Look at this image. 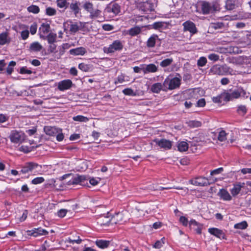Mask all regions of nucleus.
Masks as SVG:
<instances>
[{
    "label": "nucleus",
    "mask_w": 251,
    "mask_h": 251,
    "mask_svg": "<svg viewBox=\"0 0 251 251\" xmlns=\"http://www.w3.org/2000/svg\"><path fill=\"white\" fill-rule=\"evenodd\" d=\"M223 100L226 101V91L222 93L220 95L216 97H214L212 98V100L215 103H221Z\"/></svg>",
    "instance_id": "c85d7f7f"
},
{
    "label": "nucleus",
    "mask_w": 251,
    "mask_h": 251,
    "mask_svg": "<svg viewBox=\"0 0 251 251\" xmlns=\"http://www.w3.org/2000/svg\"><path fill=\"white\" fill-rule=\"evenodd\" d=\"M45 179L43 177H38L32 180V183L34 184H40L44 181Z\"/></svg>",
    "instance_id": "603ef678"
},
{
    "label": "nucleus",
    "mask_w": 251,
    "mask_h": 251,
    "mask_svg": "<svg viewBox=\"0 0 251 251\" xmlns=\"http://www.w3.org/2000/svg\"><path fill=\"white\" fill-rule=\"evenodd\" d=\"M182 25L183 26V30L190 32L192 35H194L198 32V29L195 24L190 21L185 22L183 23Z\"/></svg>",
    "instance_id": "9d476101"
},
{
    "label": "nucleus",
    "mask_w": 251,
    "mask_h": 251,
    "mask_svg": "<svg viewBox=\"0 0 251 251\" xmlns=\"http://www.w3.org/2000/svg\"><path fill=\"white\" fill-rule=\"evenodd\" d=\"M91 68L90 65L86 64L84 63H80L78 65V68L84 72H88Z\"/></svg>",
    "instance_id": "58836bf2"
},
{
    "label": "nucleus",
    "mask_w": 251,
    "mask_h": 251,
    "mask_svg": "<svg viewBox=\"0 0 251 251\" xmlns=\"http://www.w3.org/2000/svg\"><path fill=\"white\" fill-rule=\"evenodd\" d=\"M201 125V122L198 121H190L188 122V126L191 127H198Z\"/></svg>",
    "instance_id": "c03bdc74"
},
{
    "label": "nucleus",
    "mask_w": 251,
    "mask_h": 251,
    "mask_svg": "<svg viewBox=\"0 0 251 251\" xmlns=\"http://www.w3.org/2000/svg\"><path fill=\"white\" fill-rule=\"evenodd\" d=\"M10 38L8 37L6 32H3L0 34V45H4L6 44L9 43Z\"/></svg>",
    "instance_id": "cd10ccee"
},
{
    "label": "nucleus",
    "mask_w": 251,
    "mask_h": 251,
    "mask_svg": "<svg viewBox=\"0 0 251 251\" xmlns=\"http://www.w3.org/2000/svg\"><path fill=\"white\" fill-rule=\"evenodd\" d=\"M142 71L145 74L150 73H155L158 71V67L154 64H150L145 65L142 68Z\"/></svg>",
    "instance_id": "dca6fc26"
},
{
    "label": "nucleus",
    "mask_w": 251,
    "mask_h": 251,
    "mask_svg": "<svg viewBox=\"0 0 251 251\" xmlns=\"http://www.w3.org/2000/svg\"><path fill=\"white\" fill-rule=\"evenodd\" d=\"M19 150L21 151L27 153L32 151V147L22 145L20 147Z\"/></svg>",
    "instance_id": "3c124183"
},
{
    "label": "nucleus",
    "mask_w": 251,
    "mask_h": 251,
    "mask_svg": "<svg viewBox=\"0 0 251 251\" xmlns=\"http://www.w3.org/2000/svg\"><path fill=\"white\" fill-rule=\"evenodd\" d=\"M248 223L246 221H244L240 223L236 224L234 226L235 229H245L248 227Z\"/></svg>",
    "instance_id": "72a5a7b5"
},
{
    "label": "nucleus",
    "mask_w": 251,
    "mask_h": 251,
    "mask_svg": "<svg viewBox=\"0 0 251 251\" xmlns=\"http://www.w3.org/2000/svg\"><path fill=\"white\" fill-rule=\"evenodd\" d=\"M71 9L74 11V14L76 15L79 12L80 8L78 3L75 2L71 3L70 5Z\"/></svg>",
    "instance_id": "c9c22d12"
},
{
    "label": "nucleus",
    "mask_w": 251,
    "mask_h": 251,
    "mask_svg": "<svg viewBox=\"0 0 251 251\" xmlns=\"http://www.w3.org/2000/svg\"><path fill=\"white\" fill-rule=\"evenodd\" d=\"M179 221L182 224L186 226L188 224V219L184 216H181L179 218Z\"/></svg>",
    "instance_id": "052dcab7"
},
{
    "label": "nucleus",
    "mask_w": 251,
    "mask_h": 251,
    "mask_svg": "<svg viewBox=\"0 0 251 251\" xmlns=\"http://www.w3.org/2000/svg\"><path fill=\"white\" fill-rule=\"evenodd\" d=\"M67 211L68 210L67 209H61L57 212V215L59 217L63 218L66 215Z\"/></svg>",
    "instance_id": "bf43d9fd"
},
{
    "label": "nucleus",
    "mask_w": 251,
    "mask_h": 251,
    "mask_svg": "<svg viewBox=\"0 0 251 251\" xmlns=\"http://www.w3.org/2000/svg\"><path fill=\"white\" fill-rule=\"evenodd\" d=\"M245 186V183L239 182L234 184L233 188L230 190L231 193L233 196H236L240 192L241 188Z\"/></svg>",
    "instance_id": "a211bd4d"
},
{
    "label": "nucleus",
    "mask_w": 251,
    "mask_h": 251,
    "mask_svg": "<svg viewBox=\"0 0 251 251\" xmlns=\"http://www.w3.org/2000/svg\"><path fill=\"white\" fill-rule=\"evenodd\" d=\"M164 244V242L163 241L162 239L161 240H158L153 245V247L157 249H160Z\"/></svg>",
    "instance_id": "e2e57ef3"
},
{
    "label": "nucleus",
    "mask_w": 251,
    "mask_h": 251,
    "mask_svg": "<svg viewBox=\"0 0 251 251\" xmlns=\"http://www.w3.org/2000/svg\"><path fill=\"white\" fill-rule=\"evenodd\" d=\"M37 29V24L34 23L31 25L30 27V32L32 35H34L36 33Z\"/></svg>",
    "instance_id": "864d4df0"
},
{
    "label": "nucleus",
    "mask_w": 251,
    "mask_h": 251,
    "mask_svg": "<svg viewBox=\"0 0 251 251\" xmlns=\"http://www.w3.org/2000/svg\"><path fill=\"white\" fill-rule=\"evenodd\" d=\"M96 245L101 249L107 248L109 244V242L106 240H98L96 242Z\"/></svg>",
    "instance_id": "473e14b6"
},
{
    "label": "nucleus",
    "mask_w": 251,
    "mask_h": 251,
    "mask_svg": "<svg viewBox=\"0 0 251 251\" xmlns=\"http://www.w3.org/2000/svg\"><path fill=\"white\" fill-rule=\"evenodd\" d=\"M218 139L221 142L225 141L226 139V133L224 130H221L219 132Z\"/></svg>",
    "instance_id": "ea45409f"
},
{
    "label": "nucleus",
    "mask_w": 251,
    "mask_h": 251,
    "mask_svg": "<svg viewBox=\"0 0 251 251\" xmlns=\"http://www.w3.org/2000/svg\"><path fill=\"white\" fill-rule=\"evenodd\" d=\"M158 39V36L155 34L152 35L147 42V46L149 48H153L155 45L157 40Z\"/></svg>",
    "instance_id": "a878e982"
},
{
    "label": "nucleus",
    "mask_w": 251,
    "mask_h": 251,
    "mask_svg": "<svg viewBox=\"0 0 251 251\" xmlns=\"http://www.w3.org/2000/svg\"><path fill=\"white\" fill-rule=\"evenodd\" d=\"M218 195L224 201H230L232 199L229 193L225 189H221Z\"/></svg>",
    "instance_id": "5701e85b"
},
{
    "label": "nucleus",
    "mask_w": 251,
    "mask_h": 251,
    "mask_svg": "<svg viewBox=\"0 0 251 251\" xmlns=\"http://www.w3.org/2000/svg\"><path fill=\"white\" fill-rule=\"evenodd\" d=\"M208 58L211 60L216 61L219 59V56L215 53H211L208 55Z\"/></svg>",
    "instance_id": "5fc2aeb1"
},
{
    "label": "nucleus",
    "mask_w": 251,
    "mask_h": 251,
    "mask_svg": "<svg viewBox=\"0 0 251 251\" xmlns=\"http://www.w3.org/2000/svg\"><path fill=\"white\" fill-rule=\"evenodd\" d=\"M38 168L41 169V166L35 163L28 162L22 167L20 173L23 174H29L33 172L35 173Z\"/></svg>",
    "instance_id": "0eeeda50"
},
{
    "label": "nucleus",
    "mask_w": 251,
    "mask_h": 251,
    "mask_svg": "<svg viewBox=\"0 0 251 251\" xmlns=\"http://www.w3.org/2000/svg\"><path fill=\"white\" fill-rule=\"evenodd\" d=\"M226 7L227 10H232L235 7V5L230 0H227L226 2Z\"/></svg>",
    "instance_id": "4d7b16f0"
},
{
    "label": "nucleus",
    "mask_w": 251,
    "mask_h": 251,
    "mask_svg": "<svg viewBox=\"0 0 251 251\" xmlns=\"http://www.w3.org/2000/svg\"><path fill=\"white\" fill-rule=\"evenodd\" d=\"M45 133L50 136H55L58 132L60 131V128L54 126H46L44 127Z\"/></svg>",
    "instance_id": "f3484780"
},
{
    "label": "nucleus",
    "mask_w": 251,
    "mask_h": 251,
    "mask_svg": "<svg viewBox=\"0 0 251 251\" xmlns=\"http://www.w3.org/2000/svg\"><path fill=\"white\" fill-rule=\"evenodd\" d=\"M46 13L49 16H53L56 13V11L55 9L51 7H48L46 9Z\"/></svg>",
    "instance_id": "09e8293b"
},
{
    "label": "nucleus",
    "mask_w": 251,
    "mask_h": 251,
    "mask_svg": "<svg viewBox=\"0 0 251 251\" xmlns=\"http://www.w3.org/2000/svg\"><path fill=\"white\" fill-rule=\"evenodd\" d=\"M50 30V25L47 23H43L39 28L40 37L44 36L49 32Z\"/></svg>",
    "instance_id": "4be33fe9"
},
{
    "label": "nucleus",
    "mask_w": 251,
    "mask_h": 251,
    "mask_svg": "<svg viewBox=\"0 0 251 251\" xmlns=\"http://www.w3.org/2000/svg\"><path fill=\"white\" fill-rule=\"evenodd\" d=\"M73 119L75 121H78L85 123H86L89 121V119L87 117L82 115H77L76 116H75L73 118Z\"/></svg>",
    "instance_id": "e433bc0d"
},
{
    "label": "nucleus",
    "mask_w": 251,
    "mask_h": 251,
    "mask_svg": "<svg viewBox=\"0 0 251 251\" xmlns=\"http://www.w3.org/2000/svg\"><path fill=\"white\" fill-rule=\"evenodd\" d=\"M207 63V59L205 57H201L197 61V65L199 67H203Z\"/></svg>",
    "instance_id": "a19ab883"
},
{
    "label": "nucleus",
    "mask_w": 251,
    "mask_h": 251,
    "mask_svg": "<svg viewBox=\"0 0 251 251\" xmlns=\"http://www.w3.org/2000/svg\"><path fill=\"white\" fill-rule=\"evenodd\" d=\"M246 95V92L242 88H239L234 90L231 93L226 91V101L232 100L233 99H237L240 97H245Z\"/></svg>",
    "instance_id": "39448f33"
},
{
    "label": "nucleus",
    "mask_w": 251,
    "mask_h": 251,
    "mask_svg": "<svg viewBox=\"0 0 251 251\" xmlns=\"http://www.w3.org/2000/svg\"><path fill=\"white\" fill-rule=\"evenodd\" d=\"M153 141L160 148L165 150H170L172 146V142L166 139H155Z\"/></svg>",
    "instance_id": "9b49d317"
},
{
    "label": "nucleus",
    "mask_w": 251,
    "mask_h": 251,
    "mask_svg": "<svg viewBox=\"0 0 251 251\" xmlns=\"http://www.w3.org/2000/svg\"><path fill=\"white\" fill-rule=\"evenodd\" d=\"M141 32V27L136 26L129 29L127 33L131 36H135Z\"/></svg>",
    "instance_id": "bb28decb"
},
{
    "label": "nucleus",
    "mask_w": 251,
    "mask_h": 251,
    "mask_svg": "<svg viewBox=\"0 0 251 251\" xmlns=\"http://www.w3.org/2000/svg\"><path fill=\"white\" fill-rule=\"evenodd\" d=\"M110 221H111V218L109 216L102 215L98 219V223L101 226L106 225Z\"/></svg>",
    "instance_id": "393cba45"
},
{
    "label": "nucleus",
    "mask_w": 251,
    "mask_h": 251,
    "mask_svg": "<svg viewBox=\"0 0 251 251\" xmlns=\"http://www.w3.org/2000/svg\"><path fill=\"white\" fill-rule=\"evenodd\" d=\"M56 34L52 32L50 33L46 38L49 43H54L56 41Z\"/></svg>",
    "instance_id": "f704fd0d"
},
{
    "label": "nucleus",
    "mask_w": 251,
    "mask_h": 251,
    "mask_svg": "<svg viewBox=\"0 0 251 251\" xmlns=\"http://www.w3.org/2000/svg\"><path fill=\"white\" fill-rule=\"evenodd\" d=\"M100 178H97V179L94 178H92L90 179L89 182L91 185L95 186V185H97L99 183V182L100 181Z\"/></svg>",
    "instance_id": "680f3d73"
},
{
    "label": "nucleus",
    "mask_w": 251,
    "mask_h": 251,
    "mask_svg": "<svg viewBox=\"0 0 251 251\" xmlns=\"http://www.w3.org/2000/svg\"><path fill=\"white\" fill-rule=\"evenodd\" d=\"M71 54L74 55H83L86 52V50L84 47H79L71 49L69 51Z\"/></svg>",
    "instance_id": "aec40b11"
},
{
    "label": "nucleus",
    "mask_w": 251,
    "mask_h": 251,
    "mask_svg": "<svg viewBox=\"0 0 251 251\" xmlns=\"http://www.w3.org/2000/svg\"><path fill=\"white\" fill-rule=\"evenodd\" d=\"M201 9L203 14L212 13L219 10V6L215 3H210L206 1L201 2Z\"/></svg>",
    "instance_id": "f03ea898"
},
{
    "label": "nucleus",
    "mask_w": 251,
    "mask_h": 251,
    "mask_svg": "<svg viewBox=\"0 0 251 251\" xmlns=\"http://www.w3.org/2000/svg\"><path fill=\"white\" fill-rule=\"evenodd\" d=\"M25 134L22 131L12 130L9 135L11 142L15 144H21L25 140Z\"/></svg>",
    "instance_id": "7ed1b4c3"
},
{
    "label": "nucleus",
    "mask_w": 251,
    "mask_h": 251,
    "mask_svg": "<svg viewBox=\"0 0 251 251\" xmlns=\"http://www.w3.org/2000/svg\"><path fill=\"white\" fill-rule=\"evenodd\" d=\"M27 10L29 12L37 14L39 12V7L35 5H32L27 8Z\"/></svg>",
    "instance_id": "79ce46f5"
},
{
    "label": "nucleus",
    "mask_w": 251,
    "mask_h": 251,
    "mask_svg": "<svg viewBox=\"0 0 251 251\" xmlns=\"http://www.w3.org/2000/svg\"><path fill=\"white\" fill-rule=\"evenodd\" d=\"M189 182L194 185L199 186H204L209 185L208 179L202 176H199L189 180Z\"/></svg>",
    "instance_id": "1a4fd4ad"
},
{
    "label": "nucleus",
    "mask_w": 251,
    "mask_h": 251,
    "mask_svg": "<svg viewBox=\"0 0 251 251\" xmlns=\"http://www.w3.org/2000/svg\"><path fill=\"white\" fill-rule=\"evenodd\" d=\"M139 6L140 9L145 12L151 11L153 10V5L148 1H146L140 3Z\"/></svg>",
    "instance_id": "412c9836"
},
{
    "label": "nucleus",
    "mask_w": 251,
    "mask_h": 251,
    "mask_svg": "<svg viewBox=\"0 0 251 251\" xmlns=\"http://www.w3.org/2000/svg\"><path fill=\"white\" fill-rule=\"evenodd\" d=\"M20 73L22 74H32V71L27 69L26 67H23L20 69Z\"/></svg>",
    "instance_id": "6e6d98bb"
},
{
    "label": "nucleus",
    "mask_w": 251,
    "mask_h": 251,
    "mask_svg": "<svg viewBox=\"0 0 251 251\" xmlns=\"http://www.w3.org/2000/svg\"><path fill=\"white\" fill-rule=\"evenodd\" d=\"M173 61L174 60L172 58H166L160 62V66L161 67L165 68L170 66L173 63Z\"/></svg>",
    "instance_id": "2f4dec72"
},
{
    "label": "nucleus",
    "mask_w": 251,
    "mask_h": 251,
    "mask_svg": "<svg viewBox=\"0 0 251 251\" xmlns=\"http://www.w3.org/2000/svg\"><path fill=\"white\" fill-rule=\"evenodd\" d=\"M21 37L23 40H26L29 36V31L27 30H23L21 32Z\"/></svg>",
    "instance_id": "0e129e2a"
},
{
    "label": "nucleus",
    "mask_w": 251,
    "mask_h": 251,
    "mask_svg": "<svg viewBox=\"0 0 251 251\" xmlns=\"http://www.w3.org/2000/svg\"><path fill=\"white\" fill-rule=\"evenodd\" d=\"M123 218V214L121 213H118L113 216L111 218V221L113 223L117 224L122 221Z\"/></svg>",
    "instance_id": "4c0bfd02"
},
{
    "label": "nucleus",
    "mask_w": 251,
    "mask_h": 251,
    "mask_svg": "<svg viewBox=\"0 0 251 251\" xmlns=\"http://www.w3.org/2000/svg\"><path fill=\"white\" fill-rule=\"evenodd\" d=\"M84 9L90 13L91 19H95L100 16L101 11L98 8H95L93 4L90 2H86L83 6Z\"/></svg>",
    "instance_id": "20e7f679"
},
{
    "label": "nucleus",
    "mask_w": 251,
    "mask_h": 251,
    "mask_svg": "<svg viewBox=\"0 0 251 251\" xmlns=\"http://www.w3.org/2000/svg\"><path fill=\"white\" fill-rule=\"evenodd\" d=\"M177 148L180 151H185L188 149V144L185 141H181L178 143Z\"/></svg>",
    "instance_id": "7c9ffc66"
},
{
    "label": "nucleus",
    "mask_w": 251,
    "mask_h": 251,
    "mask_svg": "<svg viewBox=\"0 0 251 251\" xmlns=\"http://www.w3.org/2000/svg\"><path fill=\"white\" fill-rule=\"evenodd\" d=\"M121 7L116 3L110 4L106 9L109 13H113L114 15H117L120 12Z\"/></svg>",
    "instance_id": "2eb2a0df"
},
{
    "label": "nucleus",
    "mask_w": 251,
    "mask_h": 251,
    "mask_svg": "<svg viewBox=\"0 0 251 251\" xmlns=\"http://www.w3.org/2000/svg\"><path fill=\"white\" fill-rule=\"evenodd\" d=\"M16 62L14 61H11L9 62L8 66L6 69V72L8 75H11L13 71V67L16 65Z\"/></svg>",
    "instance_id": "a18cd8bd"
},
{
    "label": "nucleus",
    "mask_w": 251,
    "mask_h": 251,
    "mask_svg": "<svg viewBox=\"0 0 251 251\" xmlns=\"http://www.w3.org/2000/svg\"><path fill=\"white\" fill-rule=\"evenodd\" d=\"M69 240L70 243H71L72 244L76 243V244H79L81 242V239L79 238V236H77L76 237H74L73 236H72L71 237L69 238Z\"/></svg>",
    "instance_id": "de8ad7c7"
},
{
    "label": "nucleus",
    "mask_w": 251,
    "mask_h": 251,
    "mask_svg": "<svg viewBox=\"0 0 251 251\" xmlns=\"http://www.w3.org/2000/svg\"><path fill=\"white\" fill-rule=\"evenodd\" d=\"M57 6L60 8H63L66 6V0H57Z\"/></svg>",
    "instance_id": "338daca9"
},
{
    "label": "nucleus",
    "mask_w": 251,
    "mask_h": 251,
    "mask_svg": "<svg viewBox=\"0 0 251 251\" xmlns=\"http://www.w3.org/2000/svg\"><path fill=\"white\" fill-rule=\"evenodd\" d=\"M164 88V86L163 84H162L161 83H155L153 84L151 87V91L153 93H158L161 91V90Z\"/></svg>",
    "instance_id": "c756f323"
},
{
    "label": "nucleus",
    "mask_w": 251,
    "mask_h": 251,
    "mask_svg": "<svg viewBox=\"0 0 251 251\" xmlns=\"http://www.w3.org/2000/svg\"><path fill=\"white\" fill-rule=\"evenodd\" d=\"M123 93L127 96H135L136 95V92H135L131 88H126L123 90Z\"/></svg>",
    "instance_id": "37998d69"
},
{
    "label": "nucleus",
    "mask_w": 251,
    "mask_h": 251,
    "mask_svg": "<svg viewBox=\"0 0 251 251\" xmlns=\"http://www.w3.org/2000/svg\"><path fill=\"white\" fill-rule=\"evenodd\" d=\"M177 75L179 76V78L175 77L172 79L167 78L165 79L163 83L165 89L174 90L179 87L181 82V76L178 74H177Z\"/></svg>",
    "instance_id": "f257e3e1"
},
{
    "label": "nucleus",
    "mask_w": 251,
    "mask_h": 251,
    "mask_svg": "<svg viewBox=\"0 0 251 251\" xmlns=\"http://www.w3.org/2000/svg\"><path fill=\"white\" fill-rule=\"evenodd\" d=\"M163 26V23L162 22H156L154 23L152 26L154 29H159L160 28H161Z\"/></svg>",
    "instance_id": "774afa93"
},
{
    "label": "nucleus",
    "mask_w": 251,
    "mask_h": 251,
    "mask_svg": "<svg viewBox=\"0 0 251 251\" xmlns=\"http://www.w3.org/2000/svg\"><path fill=\"white\" fill-rule=\"evenodd\" d=\"M79 26L76 24H71L70 27V31L71 33H75L78 31Z\"/></svg>",
    "instance_id": "49530a36"
},
{
    "label": "nucleus",
    "mask_w": 251,
    "mask_h": 251,
    "mask_svg": "<svg viewBox=\"0 0 251 251\" xmlns=\"http://www.w3.org/2000/svg\"><path fill=\"white\" fill-rule=\"evenodd\" d=\"M42 46L38 42H35L30 44L29 47L30 51L38 52L42 50Z\"/></svg>",
    "instance_id": "b1692460"
},
{
    "label": "nucleus",
    "mask_w": 251,
    "mask_h": 251,
    "mask_svg": "<svg viewBox=\"0 0 251 251\" xmlns=\"http://www.w3.org/2000/svg\"><path fill=\"white\" fill-rule=\"evenodd\" d=\"M247 110L245 105H241L238 107L237 111L240 114L245 115L247 113Z\"/></svg>",
    "instance_id": "8fccbe9b"
},
{
    "label": "nucleus",
    "mask_w": 251,
    "mask_h": 251,
    "mask_svg": "<svg viewBox=\"0 0 251 251\" xmlns=\"http://www.w3.org/2000/svg\"><path fill=\"white\" fill-rule=\"evenodd\" d=\"M124 47L123 42L117 40L113 41L106 49L107 53H113L116 51L121 50Z\"/></svg>",
    "instance_id": "6e6552de"
},
{
    "label": "nucleus",
    "mask_w": 251,
    "mask_h": 251,
    "mask_svg": "<svg viewBox=\"0 0 251 251\" xmlns=\"http://www.w3.org/2000/svg\"><path fill=\"white\" fill-rule=\"evenodd\" d=\"M205 105V100L204 99H201L197 102V106L203 107Z\"/></svg>",
    "instance_id": "69168bd1"
},
{
    "label": "nucleus",
    "mask_w": 251,
    "mask_h": 251,
    "mask_svg": "<svg viewBox=\"0 0 251 251\" xmlns=\"http://www.w3.org/2000/svg\"><path fill=\"white\" fill-rule=\"evenodd\" d=\"M86 180V177L84 176L77 175L75 176L72 180L70 181L69 184H83V183Z\"/></svg>",
    "instance_id": "6ab92c4d"
},
{
    "label": "nucleus",
    "mask_w": 251,
    "mask_h": 251,
    "mask_svg": "<svg viewBox=\"0 0 251 251\" xmlns=\"http://www.w3.org/2000/svg\"><path fill=\"white\" fill-rule=\"evenodd\" d=\"M29 235H31L34 237H37L40 235H45L48 234V232L42 228H34V229L28 230L27 231Z\"/></svg>",
    "instance_id": "4468645a"
},
{
    "label": "nucleus",
    "mask_w": 251,
    "mask_h": 251,
    "mask_svg": "<svg viewBox=\"0 0 251 251\" xmlns=\"http://www.w3.org/2000/svg\"><path fill=\"white\" fill-rule=\"evenodd\" d=\"M230 68L226 65H215L210 69V72L213 74L225 75L229 72Z\"/></svg>",
    "instance_id": "423d86ee"
},
{
    "label": "nucleus",
    "mask_w": 251,
    "mask_h": 251,
    "mask_svg": "<svg viewBox=\"0 0 251 251\" xmlns=\"http://www.w3.org/2000/svg\"><path fill=\"white\" fill-rule=\"evenodd\" d=\"M56 136V139L58 141H62L64 137L63 134L62 133V130L60 129V131L58 132V133L55 135Z\"/></svg>",
    "instance_id": "13d9d810"
},
{
    "label": "nucleus",
    "mask_w": 251,
    "mask_h": 251,
    "mask_svg": "<svg viewBox=\"0 0 251 251\" xmlns=\"http://www.w3.org/2000/svg\"><path fill=\"white\" fill-rule=\"evenodd\" d=\"M73 85L72 81L70 79H65L60 81L58 84V88L60 91H64L70 89Z\"/></svg>",
    "instance_id": "ddd939ff"
},
{
    "label": "nucleus",
    "mask_w": 251,
    "mask_h": 251,
    "mask_svg": "<svg viewBox=\"0 0 251 251\" xmlns=\"http://www.w3.org/2000/svg\"><path fill=\"white\" fill-rule=\"evenodd\" d=\"M208 232L212 235L216 236L220 239H226V234L224 232L217 228H210L208 229Z\"/></svg>",
    "instance_id": "f8f14e48"
}]
</instances>
